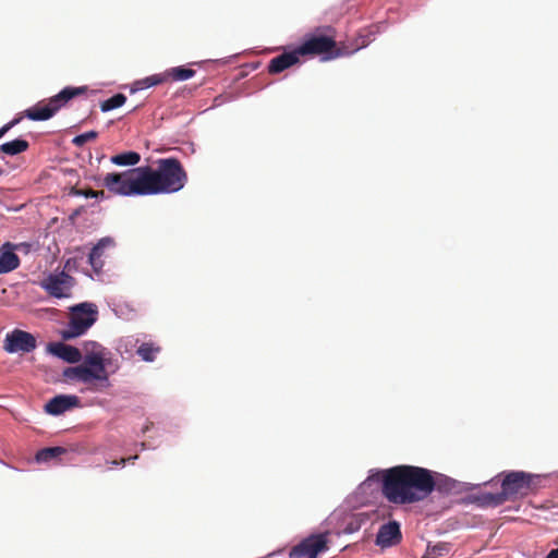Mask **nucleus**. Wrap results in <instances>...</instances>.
Listing matches in <instances>:
<instances>
[{
    "label": "nucleus",
    "mask_w": 558,
    "mask_h": 558,
    "mask_svg": "<svg viewBox=\"0 0 558 558\" xmlns=\"http://www.w3.org/2000/svg\"><path fill=\"white\" fill-rule=\"evenodd\" d=\"M148 429H149V425H146V426L143 428V433H146Z\"/></svg>",
    "instance_id": "obj_35"
},
{
    "label": "nucleus",
    "mask_w": 558,
    "mask_h": 558,
    "mask_svg": "<svg viewBox=\"0 0 558 558\" xmlns=\"http://www.w3.org/2000/svg\"><path fill=\"white\" fill-rule=\"evenodd\" d=\"M47 351L71 364L78 363L82 360V353L77 348L63 342L48 343Z\"/></svg>",
    "instance_id": "obj_15"
},
{
    "label": "nucleus",
    "mask_w": 558,
    "mask_h": 558,
    "mask_svg": "<svg viewBox=\"0 0 558 558\" xmlns=\"http://www.w3.org/2000/svg\"><path fill=\"white\" fill-rule=\"evenodd\" d=\"M167 81H168V75L166 74V72L159 73V74H154V75L147 76L143 80L136 81L131 88V93H135V92H137L140 89H144V88H149L151 86L162 84Z\"/></svg>",
    "instance_id": "obj_20"
},
{
    "label": "nucleus",
    "mask_w": 558,
    "mask_h": 558,
    "mask_svg": "<svg viewBox=\"0 0 558 558\" xmlns=\"http://www.w3.org/2000/svg\"><path fill=\"white\" fill-rule=\"evenodd\" d=\"M137 458H138L137 456H134V457L129 458V460H135ZM126 461H128V459L122 458L119 461H117V460L112 461V464L113 465H124Z\"/></svg>",
    "instance_id": "obj_32"
},
{
    "label": "nucleus",
    "mask_w": 558,
    "mask_h": 558,
    "mask_svg": "<svg viewBox=\"0 0 558 558\" xmlns=\"http://www.w3.org/2000/svg\"><path fill=\"white\" fill-rule=\"evenodd\" d=\"M125 101H126L125 95L119 93V94H116L112 97L104 100L100 104V109L102 112H107V111H110V110H113L116 108L123 106L125 104Z\"/></svg>",
    "instance_id": "obj_27"
},
{
    "label": "nucleus",
    "mask_w": 558,
    "mask_h": 558,
    "mask_svg": "<svg viewBox=\"0 0 558 558\" xmlns=\"http://www.w3.org/2000/svg\"><path fill=\"white\" fill-rule=\"evenodd\" d=\"M73 195H77V196H84V197H104L105 196V192L104 191H94L92 189H85V190H82V189H73L72 192H71Z\"/></svg>",
    "instance_id": "obj_29"
},
{
    "label": "nucleus",
    "mask_w": 558,
    "mask_h": 558,
    "mask_svg": "<svg viewBox=\"0 0 558 558\" xmlns=\"http://www.w3.org/2000/svg\"><path fill=\"white\" fill-rule=\"evenodd\" d=\"M97 135L98 134H97L96 131H88L86 133H83V134H80V135L75 136L73 138V144H75L76 146H82L85 143L95 140L97 137Z\"/></svg>",
    "instance_id": "obj_30"
},
{
    "label": "nucleus",
    "mask_w": 558,
    "mask_h": 558,
    "mask_svg": "<svg viewBox=\"0 0 558 558\" xmlns=\"http://www.w3.org/2000/svg\"><path fill=\"white\" fill-rule=\"evenodd\" d=\"M402 541V532L400 523L392 520L383 524L376 535V545L381 548L391 547L400 544Z\"/></svg>",
    "instance_id": "obj_12"
},
{
    "label": "nucleus",
    "mask_w": 558,
    "mask_h": 558,
    "mask_svg": "<svg viewBox=\"0 0 558 558\" xmlns=\"http://www.w3.org/2000/svg\"><path fill=\"white\" fill-rule=\"evenodd\" d=\"M157 169L144 168L146 195L175 193L184 187L187 173L177 158H162L157 161Z\"/></svg>",
    "instance_id": "obj_2"
},
{
    "label": "nucleus",
    "mask_w": 558,
    "mask_h": 558,
    "mask_svg": "<svg viewBox=\"0 0 558 558\" xmlns=\"http://www.w3.org/2000/svg\"><path fill=\"white\" fill-rule=\"evenodd\" d=\"M93 349L90 352H87L84 357V366H88L89 371L96 375L93 377L98 384L95 385V390L97 389H106L110 387L109 376L106 371V365L104 361V354L101 351V347L96 343H90Z\"/></svg>",
    "instance_id": "obj_8"
},
{
    "label": "nucleus",
    "mask_w": 558,
    "mask_h": 558,
    "mask_svg": "<svg viewBox=\"0 0 558 558\" xmlns=\"http://www.w3.org/2000/svg\"><path fill=\"white\" fill-rule=\"evenodd\" d=\"M328 549L327 534L311 535L294 546L290 558H317L319 553Z\"/></svg>",
    "instance_id": "obj_9"
},
{
    "label": "nucleus",
    "mask_w": 558,
    "mask_h": 558,
    "mask_svg": "<svg viewBox=\"0 0 558 558\" xmlns=\"http://www.w3.org/2000/svg\"><path fill=\"white\" fill-rule=\"evenodd\" d=\"M377 476L381 481L383 495L396 505L422 501L436 486L433 471L421 466L401 464L383 470Z\"/></svg>",
    "instance_id": "obj_1"
},
{
    "label": "nucleus",
    "mask_w": 558,
    "mask_h": 558,
    "mask_svg": "<svg viewBox=\"0 0 558 558\" xmlns=\"http://www.w3.org/2000/svg\"><path fill=\"white\" fill-rule=\"evenodd\" d=\"M80 399L72 395H59L45 404V411L51 415H60L65 411L78 407Z\"/></svg>",
    "instance_id": "obj_14"
},
{
    "label": "nucleus",
    "mask_w": 558,
    "mask_h": 558,
    "mask_svg": "<svg viewBox=\"0 0 558 558\" xmlns=\"http://www.w3.org/2000/svg\"><path fill=\"white\" fill-rule=\"evenodd\" d=\"M97 306L93 303H81L71 308L68 327L62 330L61 337L71 340L85 333L97 320Z\"/></svg>",
    "instance_id": "obj_6"
},
{
    "label": "nucleus",
    "mask_w": 558,
    "mask_h": 558,
    "mask_svg": "<svg viewBox=\"0 0 558 558\" xmlns=\"http://www.w3.org/2000/svg\"><path fill=\"white\" fill-rule=\"evenodd\" d=\"M141 156L136 151H124L111 157V162L117 166H134L138 163Z\"/></svg>",
    "instance_id": "obj_23"
},
{
    "label": "nucleus",
    "mask_w": 558,
    "mask_h": 558,
    "mask_svg": "<svg viewBox=\"0 0 558 558\" xmlns=\"http://www.w3.org/2000/svg\"><path fill=\"white\" fill-rule=\"evenodd\" d=\"M21 119H13L12 121H10L9 123L4 124L1 129H0V138L2 136H4V134L10 131L13 126H15L19 122H20Z\"/></svg>",
    "instance_id": "obj_31"
},
{
    "label": "nucleus",
    "mask_w": 558,
    "mask_h": 558,
    "mask_svg": "<svg viewBox=\"0 0 558 558\" xmlns=\"http://www.w3.org/2000/svg\"><path fill=\"white\" fill-rule=\"evenodd\" d=\"M450 545L448 543H438L436 545H428L426 550V558H438L448 555Z\"/></svg>",
    "instance_id": "obj_28"
},
{
    "label": "nucleus",
    "mask_w": 558,
    "mask_h": 558,
    "mask_svg": "<svg viewBox=\"0 0 558 558\" xmlns=\"http://www.w3.org/2000/svg\"><path fill=\"white\" fill-rule=\"evenodd\" d=\"M535 476L523 471H511L501 481V495L506 501H514L526 497L535 489Z\"/></svg>",
    "instance_id": "obj_7"
},
{
    "label": "nucleus",
    "mask_w": 558,
    "mask_h": 558,
    "mask_svg": "<svg viewBox=\"0 0 558 558\" xmlns=\"http://www.w3.org/2000/svg\"><path fill=\"white\" fill-rule=\"evenodd\" d=\"M87 86H66L59 94L47 101H39L37 105L25 110V116L33 121H45L52 118L62 107L73 98L84 95Z\"/></svg>",
    "instance_id": "obj_4"
},
{
    "label": "nucleus",
    "mask_w": 558,
    "mask_h": 558,
    "mask_svg": "<svg viewBox=\"0 0 558 558\" xmlns=\"http://www.w3.org/2000/svg\"><path fill=\"white\" fill-rule=\"evenodd\" d=\"M62 374L66 380H76L84 384L92 383L95 380L93 377H96V375L89 371V367L84 366L83 364L73 367H66Z\"/></svg>",
    "instance_id": "obj_19"
},
{
    "label": "nucleus",
    "mask_w": 558,
    "mask_h": 558,
    "mask_svg": "<svg viewBox=\"0 0 558 558\" xmlns=\"http://www.w3.org/2000/svg\"><path fill=\"white\" fill-rule=\"evenodd\" d=\"M82 211H83V207H80V208H77V209H75V210H74V213L72 214V216H71V217H72V218H73V217H76V216L81 215V214H82Z\"/></svg>",
    "instance_id": "obj_34"
},
{
    "label": "nucleus",
    "mask_w": 558,
    "mask_h": 558,
    "mask_svg": "<svg viewBox=\"0 0 558 558\" xmlns=\"http://www.w3.org/2000/svg\"><path fill=\"white\" fill-rule=\"evenodd\" d=\"M546 558H558V547L556 549H551Z\"/></svg>",
    "instance_id": "obj_33"
},
{
    "label": "nucleus",
    "mask_w": 558,
    "mask_h": 558,
    "mask_svg": "<svg viewBox=\"0 0 558 558\" xmlns=\"http://www.w3.org/2000/svg\"><path fill=\"white\" fill-rule=\"evenodd\" d=\"M470 499L473 504L482 508L498 507L505 504V498H502L501 492H480L477 494L471 495Z\"/></svg>",
    "instance_id": "obj_18"
},
{
    "label": "nucleus",
    "mask_w": 558,
    "mask_h": 558,
    "mask_svg": "<svg viewBox=\"0 0 558 558\" xmlns=\"http://www.w3.org/2000/svg\"><path fill=\"white\" fill-rule=\"evenodd\" d=\"M29 144L27 141L22 138H16L11 142H7L0 145V151L9 156H15L21 153H24L28 149Z\"/></svg>",
    "instance_id": "obj_22"
},
{
    "label": "nucleus",
    "mask_w": 558,
    "mask_h": 558,
    "mask_svg": "<svg viewBox=\"0 0 558 558\" xmlns=\"http://www.w3.org/2000/svg\"><path fill=\"white\" fill-rule=\"evenodd\" d=\"M159 352H160V347L154 344L153 342L142 343L136 351V353L145 362H153Z\"/></svg>",
    "instance_id": "obj_24"
},
{
    "label": "nucleus",
    "mask_w": 558,
    "mask_h": 558,
    "mask_svg": "<svg viewBox=\"0 0 558 558\" xmlns=\"http://www.w3.org/2000/svg\"><path fill=\"white\" fill-rule=\"evenodd\" d=\"M116 242L110 236L101 238L97 244L92 248L88 255V263L93 270L99 275L102 271L105 265V258L107 257L106 251L112 248Z\"/></svg>",
    "instance_id": "obj_13"
},
{
    "label": "nucleus",
    "mask_w": 558,
    "mask_h": 558,
    "mask_svg": "<svg viewBox=\"0 0 558 558\" xmlns=\"http://www.w3.org/2000/svg\"><path fill=\"white\" fill-rule=\"evenodd\" d=\"M300 53L298 48L290 52H283L272 58L268 64L270 74H278L299 62Z\"/></svg>",
    "instance_id": "obj_17"
},
{
    "label": "nucleus",
    "mask_w": 558,
    "mask_h": 558,
    "mask_svg": "<svg viewBox=\"0 0 558 558\" xmlns=\"http://www.w3.org/2000/svg\"><path fill=\"white\" fill-rule=\"evenodd\" d=\"M301 56H324V60H330L343 56L337 43L331 27L325 34H313L298 47Z\"/></svg>",
    "instance_id": "obj_5"
},
{
    "label": "nucleus",
    "mask_w": 558,
    "mask_h": 558,
    "mask_svg": "<svg viewBox=\"0 0 558 558\" xmlns=\"http://www.w3.org/2000/svg\"><path fill=\"white\" fill-rule=\"evenodd\" d=\"M74 279L64 271L49 275L41 283V287L51 295L58 299L70 296Z\"/></svg>",
    "instance_id": "obj_11"
},
{
    "label": "nucleus",
    "mask_w": 558,
    "mask_h": 558,
    "mask_svg": "<svg viewBox=\"0 0 558 558\" xmlns=\"http://www.w3.org/2000/svg\"><path fill=\"white\" fill-rule=\"evenodd\" d=\"M37 348V340L34 335L22 329H14L7 333L3 341V349L8 353H29Z\"/></svg>",
    "instance_id": "obj_10"
},
{
    "label": "nucleus",
    "mask_w": 558,
    "mask_h": 558,
    "mask_svg": "<svg viewBox=\"0 0 558 558\" xmlns=\"http://www.w3.org/2000/svg\"><path fill=\"white\" fill-rule=\"evenodd\" d=\"M66 452V449L63 447H48L39 450L36 453V460L38 462H48L52 459H56Z\"/></svg>",
    "instance_id": "obj_25"
},
{
    "label": "nucleus",
    "mask_w": 558,
    "mask_h": 558,
    "mask_svg": "<svg viewBox=\"0 0 558 558\" xmlns=\"http://www.w3.org/2000/svg\"><path fill=\"white\" fill-rule=\"evenodd\" d=\"M168 80L172 81H186L194 76L195 71L184 66H175L166 71Z\"/></svg>",
    "instance_id": "obj_26"
},
{
    "label": "nucleus",
    "mask_w": 558,
    "mask_h": 558,
    "mask_svg": "<svg viewBox=\"0 0 558 558\" xmlns=\"http://www.w3.org/2000/svg\"><path fill=\"white\" fill-rule=\"evenodd\" d=\"M104 186L110 192L123 196L146 195L144 168L137 167L123 172L107 173Z\"/></svg>",
    "instance_id": "obj_3"
},
{
    "label": "nucleus",
    "mask_w": 558,
    "mask_h": 558,
    "mask_svg": "<svg viewBox=\"0 0 558 558\" xmlns=\"http://www.w3.org/2000/svg\"><path fill=\"white\" fill-rule=\"evenodd\" d=\"M167 81H168V75L166 74V72L159 73V74H154V75L147 76L143 80L136 81L131 88V93H135V92H137L140 89H144V88H149L151 86L162 84Z\"/></svg>",
    "instance_id": "obj_21"
},
{
    "label": "nucleus",
    "mask_w": 558,
    "mask_h": 558,
    "mask_svg": "<svg viewBox=\"0 0 558 558\" xmlns=\"http://www.w3.org/2000/svg\"><path fill=\"white\" fill-rule=\"evenodd\" d=\"M19 245L10 242H5L0 247V275L11 272L20 267L21 259L14 253V250Z\"/></svg>",
    "instance_id": "obj_16"
}]
</instances>
